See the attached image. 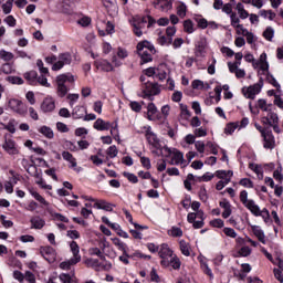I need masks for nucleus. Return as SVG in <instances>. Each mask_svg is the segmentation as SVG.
Returning a JSON list of instances; mask_svg holds the SVG:
<instances>
[{
    "label": "nucleus",
    "mask_w": 283,
    "mask_h": 283,
    "mask_svg": "<svg viewBox=\"0 0 283 283\" xmlns=\"http://www.w3.org/2000/svg\"><path fill=\"white\" fill-rule=\"evenodd\" d=\"M65 83H74V75L61 74L56 76L55 87L59 98H65V96H67V92H70V87H67V84Z\"/></svg>",
    "instance_id": "f257e3e1"
},
{
    "label": "nucleus",
    "mask_w": 283,
    "mask_h": 283,
    "mask_svg": "<svg viewBox=\"0 0 283 283\" xmlns=\"http://www.w3.org/2000/svg\"><path fill=\"white\" fill-rule=\"evenodd\" d=\"M156 53V49L151 42L145 40L137 44V54L140 56L143 63H150L154 61L153 54Z\"/></svg>",
    "instance_id": "f03ea898"
},
{
    "label": "nucleus",
    "mask_w": 283,
    "mask_h": 283,
    "mask_svg": "<svg viewBox=\"0 0 283 283\" xmlns=\"http://www.w3.org/2000/svg\"><path fill=\"white\" fill-rule=\"evenodd\" d=\"M70 249L73 253V258H71L69 261L60 263V269H62V271H70L71 266H74V264H78V262H81V254H78L81 250L78 248V243H76V241H72Z\"/></svg>",
    "instance_id": "7ed1b4c3"
},
{
    "label": "nucleus",
    "mask_w": 283,
    "mask_h": 283,
    "mask_svg": "<svg viewBox=\"0 0 283 283\" xmlns=\"http://www.w3.org/2000/svg\"><path fill=\"white\" fill-rule=\"evenodd\" d=\"M130 25L133 27L135 36H142L143 30H145V25H147V18L135 15L130 20Z\"/></svg>",
    "instance_id": "20e7f679"
},
{
    "label": "nucleus",
    "mask_w": 283,
    "mask_h": 283,
    "mask_svg": "<svg viewBox=\"0 0 283 283\" xmlns=\"http://www.w3.org/2000/svg\"><path fill=\"white\" fill-rule=\"evenodd\" d=\"M263 85H264V81L260 78L259 83L251 85L249 87H243L242 93L245 96V98H250L251 101H253L255 96H258V94L262 92Z\"/></svg>",
    "instance_id": "39448f33"
},
{
    "label": "nucleus",
    "mask_w": 283,
    "mask_h": 283,
    "mask_svg": "<svg viewBox=\"0 0 283 283\" xmlns=\"http://www.w3.org/2000/svg\"><path fill=\"white\" fill-rule=\"evenodd\" d=\"M72 63V54L70 53H61L57 56V61L53 64V72H59V70H63L65 65H70Z\"/></svg>",
    "instance_id": "423d86ee"
},
{
    "label": "nucleus",
    "mask_w": 283,
    "mask_h": 283,
    "mask_svg": "<svg viewBox=\"0 0 283 283\" xmlns=\"http://www.w3.org/2000/svg\"><path fill=\"white\" fill-rule=\"evenodd\" d=\"M159 258H161V266H169V258L174 256V251L167 244H161L159 249Z\"/></svg>",
    "instance_id": "0eeeda50"
},
{
    "label": "nucleus",
    "mask_w": 283,
    "mask_h": 283,
    "mask_svg": "<svg viewBox=\"0 0 283 283\" xmlns=\"http://www.w3.org/2000/svg\"><path fill=\"white\" fill-rule=\"evenodd\" d=\"M240 200L242 205L251 211V213H259L258 205H255V201L252 199L249 200V192H247V190H242L240 192Z\"/></svg>",
    "instance_id": "6e6552de"
},
{
    "label": "nucleus",
    "mask_w": 283,
    "mask_h": 283,
    "mask_svg": "<svg viewBox=\"0 0 283 283\" xmlns=\"http://www.w3.org/2000/svg\"><path fill=\"white\" fill-rule=\"evenodd\" d=\"M10 109L15 112V114H20V116H25L28 114V107L23 104V102L19 99H10L8 103Z\"/></svg>",
    "instance_id": "1a4fd4ad"
},
{
    "label": "nucleus",
    "mask_w": 283,
    "mask_h": 283,
    "mask_svg": "<svg viewBox=\"0 0 283 283\" xmlns=\"http://www.w3.org/2000/svg\"><path fill=\"white\" fill-rule=\"evenodd\" d=\"M129 56V52L126 51L124 48H118L115 55L112 57V63L115 65V67H120L123 65L122 61H125Z\"/></svg>",
    "instance_id": "9d476101"
},
{
    "label": "nucleus",
    "mask_w": 283,
    "mask_h": 283,
    "mask_svg": "<svg viewBox=\"0 0 283 283\" xmlns=\"http://www.w3.org/2000/svg\"><path fill=\"white\" fill-rule=\"evenodd\" d=\"M143 93L144 97L157 96V94H160V86H158V83L145 82Z\"/></svg>",
    "instance_id": "9b49d317"
},
{
    "label": "nucleus",
    "mask_w": 283,
    "mask_h": 283,
    "mask_svg": "<svg viewBox=\"0 0 283 283\" xmlns=\"http://www.w3.org/2000/svg\"><path fill=\"white\" fill-rule=\"evenodd\" d=\"M262 137L264 140V149H273V147H275V137L273 136V133L262 132Z\"/></svg>",
    "instance_id": "f8f14e48"
},
{
    "label": "nucleus",
    "mask_w": 283,
    "mask_h": 283,
    "mask_svg": "<svg viewBox=\"0 0 283 283\" xmlns=\"http://www.w3.org/2000/svg\"><path fill=\"white\" fill-rule=\"evenodd\" d=\"M207 54V39L202 38L196 43L195 56L201 57Z\"/></svg>",
    "instance_id": "ddd939ff"
},
{
    "label": "nucleus",
    "mask_w": 283,
    "mask_h": 283,
    "mask_svg": "<svg viewBox=\"0 0 283 283\" xmlns=\"http://www.w3.org/2000/svg\"><path fill=\"white\" fill-rule=\"evenodd\" d=\"M41 109L44 113L54 112V109H56V103L54 102V98L51 96L45 97L41 104Z\"/></svg>",
    "instance_id": "4468645a"
},
{
    "label": "nucleus",
    "mask_w": 283,
    "mask_h": 283,
    "mask_svg": "<svg viewBox=\"0 0 283 283\" xmlns=\"http://www.w3.org/2000/svg\"><path fill=\"white\" fill-rule=\"evenodd\" d=\"M172 154L170 165H184V167L189 165V163L185 160V155L180 153V150H175Z\"/></svg>",
    "instance_id": "2eb2a0df"
},
{
    "label": "nucleus",
    "mask_w": 283,
    "mask_h": 283,
    "mask_svg": "<svg viewBox=\"0 0 283 283\" xmlns=\"http://www.w3.org/2000/svg\"><path fill=\"white\" fill-rule=\"evenodd\" d=\"M95 67L97 70H99L101 72H113L114 71V66L107 60L95 61Z\"/></svg>",
    "instance_id": "dca6fc26"
},
{
    "label": "nucleus",
    "mask_w": 283,
    "mask_h": 283,
    "mask_svg": "<svg viewBox=\"0 0 283 283\" xmlns=\"http://www.w3.org/2000/svg\"><path fill=\"white\" fill-rule=\"evenodd\" d=\"M3 149L10 154V156H17L19 154V149L17 148V144L12 139H6L2 145Z\"/></svg>",
    "instance_id": "f3484780"
},
{
    "label": "nucleus",
    "mask_w": 283,
    "mask_h": 283,
    "mask_svg": "<svg viewBox=\"0 0 283 283\" xmlns=\"http://www.w3.org/2000/svg\"><path fill=\"white\" fill-rule=\"evenodd\" d=\"M93 127L94 129H97V132H107L112 129V124L109 122H105L103 118H97Z\"/></svg>",
    "instance_id": "a211bd4d"
},
{
    "label": "nucleus",
    "mask_w": 283,
    "mask_h": 283,
    "mask_svg": "<svg viewBox=\"0 0 283 283\" xmlns=\"http://www.w3.org/2000/svg\"><path fill=\"white\" fill-rule=\"evenodd\" d=\"M280 118L274 112L268 111V115L262 117L263 125H277Z\"/></svg>",
    "instance_id": "6ab92c4d"
},
{
    "label": "nucleus",
    "mask_w": 283,
    "mask_h": 283,
    "mask_svg": "<svg viewBox=\"0 0 283 283\" xmlns=\"http://www.w3.org/2000/svg\"><path fill=\"white\" fill-rule=\"evenodd\" d=\"M156 6L161 12H169L174 8V0H158Z\"/></svg>",
    "instance_id": "aec40b11"
},
{
    "label": "nucleus",
    "mask_w": 283,
    "mask_h": 283,
    "mask_svg": "<svg viewBox=\"0 0 283 283\" xmlns=\"http://www.w3.org/2000/svg\"><path fill=\"white\" fill-rule=\"evenodd\" d=\"M62 158L63 160H66V163L70 164L71 169L76 168V158H74V155H72L70 151L64 150L62 151Z\"/></svg>",
    "instance_id": "412c9836"
},
{
    "label": "nucleus",
    "mask_w": 283,
    "mask_h": 283,
    "mask_svg": "<svg viewBox=\"0 0 283 283\" xmlns=\"http://www.w3.org/2000/svg\"><path fill=\"white\" fill-rule=\"evenodd\" d=\"M30 222L31 229H43V227H45V220L39 216L32 217Z\"/></svg>",
    "instance_id": "4be33fe9"
},
{
    "label": "nucleus",
    "mask_w": 283,
    "mask_h": 283,
    "mask_svg": "<svg viewBox=\"0 0 283 283\" xmlns=\"http://www.w3.org/2000/svg\"><path fill=\"white\" fill-rule=\"evenodd\" d=\"M145 136L149 145H153V147H156V145H158V137L156 136V134H154V132H151V127H147Z\"/></svg>",
    "instance_id": "5701e85b"
},
{
    "label": "nucleus",
    "mask_w": 283,
    "mask_h": 283,
    "mask_svg": "<svg viewBox=\"0 0 283 283\" xmlns=\"http://www.w3.org/2000/svg\"><path fill=\"white\" fill-rule=\"evenodd\" d=\"M252 232L255 235V238H258L259 242H262V244H266V235H264V231H262L260 227H252Z\"/></svg>",
    "instance_id": "b1692460"
},
{
    "label": "nucleus",
    "mask_w": 283,
    "mask_h": 283,
    "mask_svg": "<svg viewBox=\"0 0 283 283\" xmlns=\"http://www.w3.org/2000/svg\"><path fill=\"white\" fill-rule=\"evenodd\" d=\"M156 114H158V108L156 107V104L149 103L147 106L148 120H156Z\"/></svg>",
    "instance_id": "393cba45"
},
{
    "label": "nucleus",
    "mask_w": 283,
    "mask_h": 283,
    "mask_svg": "<svg viewBox=\"0 0 283 283\" xmlns=\"http://www.w3.org/2000/svg\"><path fill=\"white\" fill-rule=\"evenodd\" d=\"M59 280L62 283H78V280L76 279V276L74 274H67V273H61L59 275Z\"/></svg>",
    "instance_id": "a878e982"
},
{
    "label": "nucleus",
    "mask_w": 283,
    "mask_h": 283,
    "mask_svg": "<svg viewBox=\"0 0 283 283\" xmlns=\"http://www.w3.org/2000/svg\"><path fill=\"white\" fill-rule=\"evenodd\" d=\"M179 249L182 255H186V258H189V255H191V245L189 244V242L181 240L179 242Z\"/></svg>",
    "instance_id": "bb28decb"
},
{
    "label": "nucleus",
    "mask_w": 283,
    "mask_h": 283,
    "mask_svg": "<svg viewBox=\"0 0 283 283\" xmlns=\"http://www.w3.org/2000/svg\"><path fill=\"white\" fill-rule=\"evenodd\" d=\"M38 76H39V74L36 73V71H29V72L24 73V75H23L25 81H28L29 85H36Z\"/></svg>",
    "instance_id": "cd10ccee"
},
{
    "label": "nucleus",
    "mask_w": 283,
    "mask_h": 283,
    "mask_svg": "<svg viewBox=\"0 0 283 283\" xmlns=\"http://www.w3.org/2000/svg\"><path fill=\"white\" fill-rule=\"evenodd\" d=\"M235 10H237L240 19H242V20L249 19V17H250L249 11H247V9H244V4H242V2L237 3Z\"/></svg>",
    "instance_id": "c85d7f7f"
},
{
    "label": "nucleus",
    "mask_w": 283,
    "mask_h": 283,
    "mask_svg": "<svg viewBox=\"0 0 283 283\" xmlns=\"http://www.w3.org/2000/svg\"><path fill=\"white\" fill-rule=\"evenodd\" d=\"M220 207L223 209L222 218L227 219L231 216V203L227 200L220 201Z\"/></svg>",
    "instance_id": "c756f323"
},
{
    "label": "nucleus",
    "mask_w": 283,
    "mask_h": 283,
    "mask_svg": "<svg viewBox=\"0 0 283 283\" xmlns=\"http://www.w3.org/2000/svg\"><path fill=\"white\" fill-rule=\"evenodd\" d=\"M94 207H96V209H103L104 211H114L112 203L105 200L96 201V203H94Z\"/></svg>",
    "instance_id": "7c9ffc66"
},
{
    "label": "nucleus",
    "mask_w": 283,
    "mask_h": 283,
    "mask_svg": "<svg viewBox=\"0 0 283 283\" xmlns=\"http://www.w3.org/2000/svg\"><path fill=\"white\" fill-rule=\"evenodd\" d=\"M250 169L256 174L259 180H262L264 178V172L262 170V166L255 165V164H250Z\"/></svg>",
    "instance_id": "2f4dec72"
},
{
    "label": "nucleus",
    "mask_w": 283,
    "mask_h": 283,
    "mask_svg": "<svg viewBox=\"0 0 283 283\" xmlns=\"http://www.w3.org/2000/svg\"><path fill=\"white\" fill-rule=\"evenodd\" d=\"M39 132L42 134V136H45V138H54V132H52V128L48 126L40 127Z\"/></svg>",
    "instance_id": "473e14b6"
},
{
    "label": "nucleus",
    "mask_w": 283,
    "mask_h": 283,
    "mask_svg": "<svg viewBox=\"0 0 283 283\" xmlns=\"http://www.w3.org/2000/svg\"><path fill=\"white\" fill-rule=\"evenodd\" d=\"M191 85H192V90H205V87L206 90H209V84L208 83L205 84V82L200 80L192 81Z\"/></svg>",
    "instance_id": "72a5a7b5"
},
{
    "label": "nucleus",
    "mask_w": 283,
    "mask_h": 283,
    "mask_svg": "<svg viewBox=\"0 0 283 283\" xmlns=\"http://www.w3.org/2000/svg\"><path fill=\"white\" fill-rule=\"evenodd\" d=\"M258 213H253V216H261L263 218L264 222H269L271 220V214L269 213L268 209L260 210V207L258 206Z\"/></svg>",
    "instance_id": "f704fd0d"
},
{
    "label": "nucleus",
    "mask_w": 283,
    "mask_h": 283,
    "mask_svg": "<svg viewBox=\"0 0 283 283\" xmlns=\"http://www.w3.org/2000/svg\"><path fill=\"white\" fill-rule=\"evenodd\" d=\"M31 196H33L38 202H40L41 205H44V207H48V205H50L45 198H43V196H41L39 192H36L35 190H30Z\"/></svg>",
    "instance_id": "c9c22d12"
},
{
    "label": "nucleus",
    "mask_w": 283,
    "mask_h": 283,
    "mask_svg": "<svg viewBox=\"0 0 283 283\" xmlns=\"http://www.w3.org/2000/svg\"><path fill=\"white\" fill-rule=\"evenodd\" d=\"M181 262L180 259L176 255H172L171 259L169 260V266H172L175 271H178L180 269Z\"/></svg>",
    "instance_id": "e433bc0d"
},
{
    "label": "nucleus",
    "mask_w": 283,
    "mask_h": 283,
    "mask_svg": "<svg viewBox=\"0 0 283 283\" xmlns=\"http://www.w3.org/2000/svg\"><path fill=\"white\" fill-rule=\"evenodd\" d=\"M263 36L266 41H273V36H275V30H273L271 27H268L263 32Z\"/></svg>",
    "instance_id": "4c0bfd02"
},
{
    "label": "nucleus",
    "mask_w": 283,
    "mask_h": 283,
    "mask_svg": "<svg viewBox=\"0 0 283 283\" xmlns=\"http://www.w3.org/2000/svg\"><path fill=\"white\" fill-rule=\"evenodd\" d=\"M259 14L263 17V19H269L270 21H273V19H275V12H273L272 10H261Z\"/></svg>",
    "instance_id": "58836bf2"
},
{
    "label": "nucleus",
    "mask_w": 283,
    "mask_h": 283,
    "mask_svg": "<svg viewBox=\"0 0 283 283\" xmlns=\"http://www.w3.org/2000/svg\"><path fill=\"white\" fill-rule=\"evenodd\" d=\"M90 255H97L98 259L105 260V254H103V251L98 248H91L88 250Z\"/></svg>",
    "instance_id": "ea45409f"
},
{
    "label": "nucleus",
    "mask_w": 283,
    "mask_h": 283,
    "mask_svg": "<svg viewBox=\"0 0 283 283\" xmlns=\"http://www.w3.org/2000/svg\"><path fill=\"white\" fill-rule=\"evenodd\" d=\"M184 30L188 34H193V22L191 20L184 21Z\"/></svg>",
    "instance_id": "a19ab883"
},
{
    "label": "nucleus",
    "mask_w": 283,
    "mask_h": 283,
    "mask_svg": "<svg viewBox=\"0 0 283 283\" xmlns=\"http://www.w3.org/2000/svg\"><path fill=\"white\" fill-rule=\"evenodd\" d=\"M0 59H2V61H12V59H14V54H12L11 52H8L6 50H1Z\"/></svg>",
    "instance_id": "79ce46f5"
},
{
    "label": "nucleus",
    "mask_w": 283,
    "mask_h": 283,
    "mask_svg": "<svg viewBox=\"0 0 283 283\" xmlns=\"http://www.w3.org/2000/svg\"><path fill=\"white\" fill-rule=\"evenodd\" d=\"M85 109L83 107H75L72 112V116L75 119L83 118Z\"/></svg>",
    "instance_id": "37998d69"
},
{
    "label": "nucleus",
    "mask_w": 283,
    "mask_h": 283,
    "mask_svg": "<svg viewBox=\"0 0 283 283\" xmlns=\"http://www.w3.org/2000/svg\"><path fill=\"white\" fill-rule=\"evenodd\" d=\"M12 3H14V0H8L2 4V11L4 14H10L12 12Z\"/></svg>",
    "instance_id": "c03bdc74"
},
{
    "label": "nucleus",
    "mask_w": 283,
    "mask_h": 283,
    "mask_svg": "<svg viewBox=\"0 0 283 283\" xmlns=\"http://www.w3.org/2000/svg\"><path fill=\"white\" fill-rule=\"evenodd\" d=\"M169 234L172 237V238H182V229L178 228V227H172L170 230H169Z\"/></svg>",
    "instance_id": "a18cd8bd"
},
{
    "label": "nucleus",
    "mask_w": 283,
    "mask_h": 283,
    "mask_svg": "<svg viewBox=\"0 0 283 283\" xmlns=\"http://www.w3.org/2000/svg\"><path fill=\"white\" fill-rule=\"evenodd\" d=\"M259 109H262V112H271L269 107H271V104H268L265 99H259L258 101Z\"/></svg>",
    "instance_id": "49530a36"
},
{
    "label": "nucleus",
    "mask_w": 283,
    "mask_h": 283,
    "mask_svg": "<svg viewBox=\"0 0 283 283\" xmlns=\"http://www.w3.org/2000/svg\"><path fill=\"white\" fill-rule=\"evenodd\" d=\"M180 112H181V116H184V118H191V112H189V108L187 107V105L185 104H180Z\"/></svg>",
    "instance_id": "de8ad7c7"
},
{
    "label": "nucleus",
    "mask_w": 283,
    "mask_h": 283,
    "mask_svg": "<svg viewBox=\"0 0 283 283\" xmlns=\"http://www.w3.org/2000/svg\"><path fill=\"white\" fill-rule=\"evenodd\" d=\"M216 176H217V178H220V179L227 178V177L231 178L233 176V171H231V170H228V171L227 170H218L216 172Z\"/></svg>",
    "instance_id": "09e8293b"
},
{
    "label": "nucleus",
    "mask_w": 283,
    "mask_h": 283,
    "mask_svg": "<svg viewBox=\"0 0 283 283\" xmlns=\"http://www.w3.org/2000/svg\"><path fill=\"white\" fill-rule=\"evenodd\" d=\"M36 83H39V85H42V87H51V84L48 82V77H45V75L38 76Z\"/></svg>",
    "instance_id": "8fccbe9b"
},
{
    "label": "nucleus",
    "mask_w": 283,
    "mask_h": 283,
    "mask_svg": "<svg viewBox=\"0 0 283 283\" xmlns=\"http://www.w3.org/2000/svg\"><path fill=\"white\" fill-rule=\"evenodd\" d=\"M124 178H127L129 182L136 185L138 182V177L132 172H123Z\"/></svg>",
    "instance_id": "3c124183"
},
{
    "label": "nucleus",
    "mask_w": 283,
    "mask_h": 283,
    "mask_svg": "<svg viewBox=\"0 0 283 283\" xmlns=\"http://www.w3.org/2000/svg\"><path fill=\"white\" fill-rule=\"evenodd\" d=\"M177 14H178V17H180L181 19H185V17H187V6H185V3H181V4L177 8Z\"/></svg>",
    "instance_id": "603ef678"
},
{
    "label": "nucleus",
    "mask_w": 283,
    "mask_h": 283,
    "mask_svg": "<svg viewBox=\"0 0 283 283\" xmlns=\"http://www.w3.org/2000/svg\"><path fill=\"white\" fill-rule=\"evenodd\" d=\"M63 147L64 149H69V151H78L76 145H74V143H72L71 140H65Z\"/></svg>",
    "instance_id": "864d4df0"
},
{
    "label": "nucleus",
    "mask_w": 283,
    "mask_h": 283,
    "mask_svg": "<svg viewBox=\"0 0 283 283\" xmlns=\"http://www.w3.org/2000/svg\"><path fill=\"white\" fill-rule=\"evenodd\" d=\"M230 21H231L232 28H235V25H239V23H240V18L238 17V13H237V12L230 13Z\"/></svg>",
    "instance_id": "5fc2aeb1"
},
{
    "label": "nucleus",
    "mask_w": 283,
    "mask_h": 283,
    "mask_svg": "<svg viewBox=\"0 0 283 283\" xmlns=\"http://www.w3.org/2000/svg\"><path fill=\"white\" fill-rule=\"evenodd\" d=\"M67 101H69V105L70 107H74V103H76V101H78L80 95L78 94H69L66 96Z\"/></svg>",
    "instance_id": "6e6d98bb"
},
{
    "label": "nucleus",
    "mask_w": 283,
    "mask_h": 283,
    "mask_svg": "<svg viewBox=\"0 0 283 283\" xmlns=\"http://www.w3.org/2000/svg\"><path fill=\"white\" fill-rule=\"evenodd\" d=\"M106 154L109 158H116V156H118V149L116 146H111L108 147Z\"/></svg>",
    "instance_id": "4d7b16f0"
},
{
    "label": "nucleus",
    "mask_w": 283,
    "mask_h": 283,
    "mask_svg": "<svg viewBox=\"0 0 283 283\" xmlns=\"http://www.w3.org/2000/svg\"><path fill=\"white\" fill-rule=\"evenodd\" d=\"M235 129H238V123H231L228 124L224 128V133L226 134H233V132H235Z\"/></svg>",
    "instance_id": "13d9d810"
},
{
    "label": "nucleus",
    "mask_w": 283,
    "mask_h": 283,
    "mask_svg": "<svg viewBox=\"0 0 283 283\" xmlns=\"http://www.w3.org/2000/svg\"><path fill=\"white\" fill-rule=\"evenodd\" d=\"M239 185H241L242 187H248V189H253V181H251V179L249 178H243L239 181Z\"/></svg>",
    "instance_id": "bf43d9fd"
},
{
    "label": "nucleus",
    "mask_w": 283,
    "mask_h": 283,
    "mask_svg": "<svg viewBox=\"0 0 283 283\" xmlns=\"http://www.w3.org/2000/svg\"><path fill=\"white\" fill-rule=\"evenodd\" d=\"M223 233H224L228 238H238V233H237L235 230L232 229V228H224V229H223Z\"/></svg>",
    "instance_id": "052dcab7"
},
{
    "label": "nucleus",
    "mask_w": 283,
    "mask_h": 283,
    "mask_svg": "<svg viewBox=\"0 0 283 283\" xmlns=\"http://www.w3.org/2000/svg\"><path fill=\"white\" fill-rule=\"evenodd\" d=\"M24 280L29 283H36V277L34 276V273L27 271L24 274Z\"/></svg>",
    "instance_id": "680f3d73"
},
{
    "label": "nucleus",
    "mask_w": 283,
    "mask_h": 283,
    "mask_svg": "<svg viewBox=\"0 0 283 283\" xmlns=\"http://www.w3.org/2000/svg\"><path fill=\"white\" fill-rule=\"evenodd\" d=\"M113 243L115 244V247H117L119 249V251H123L124 255H125V253H126V251H125V243H123L120 241V239H118V238L113 239Z\"/></svg>",
    "instance_id": "e2e57ef3"
},
{
    "label": "nucleus",
    "mask_w": 283,
    "mask_h": 283,
    "mask_svg": "<svg viewBox=\"0 0 283 283\" xmlns=\"http://www.w3.org/2000/svg\"><path fill=\"white\" fill-rule=\"evenodd\" d=\"M241 64H242V62H234V63L229 62L228 67L232 74H235L239 70L238 66Z\"/></svg>",
    "instance_id": "0e129e2a"
},
{
    "label": "nucleus",
    "mask_w": 283,
    "mask_h": 283,
    "mask_svg": "<svg viewBox=\"0 0 283 283\" xmlns=\"http://www.w3.org/2000/svg\"><path fill=\"white\" fill-rule=\"evenodd\" d=\"M233 28H235L237 29V34H242V36H244V34H249V30H247L245 28H244V25H242V24H237L235 27H233Z\"/></svg>",
    "instance_id": "69168bd1"
},
{
    "label": "nucleus",
    "mask_w": 283,
    "mask_h": 283,
    "mask_svg": "<svg viewBox=\"0 0 283 283\" xmlns=\"http://www.w3.org/2000/svg\"><path fill=\"white\" fill-rule=\"evenodd\" d=\"M140 163L145 169H151V160L148 157H140Z\"/></svg>",
    "instance_id": "338daca9"
},
{
    "label": "nucleus",
    "mask_w": 283,
    "mask_h": 283,
    "mask_svg": "<svg viewBox=\"0 0 283 283\" xmlns=\"http://www.w3.org/2000/svg\"><path fill=\"white\" fill-rule=\"evenodd\" d=\"M195 147L197 151H199V154H205V147H206L205 142H200V140L196 142Z\"/></svg>",
    "instance_id": "774afa93"
}]
</instances>
